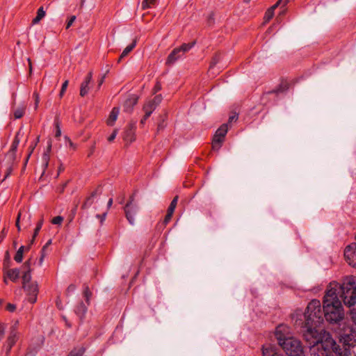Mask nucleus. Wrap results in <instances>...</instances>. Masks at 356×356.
<instances>
[{
  "instance_id": "nucleus-9",
  "label": "nucleus",
  "mask_w": 356,
  "mask_h": 356,
  "mask_svg": "<svg viewBox=\"0 0 356 356\" xmlns=\"http://www.w3.org/2000/svg\"><path fill=\"white\" fill-rule=\"evenodd\" d=\"M123 209L127 220L130 225H134L135 224V216L139 210L138 204H135L134 205L126 204Z\"/></svg>"
},
{
  "instance_id": "nucleus-61",
  "label": "nucleus",
  "mask_w": 356,
  "mask_h": 356,
  "mask_svg": "<svg viewBox=\"0 0 356 356\" xmlns=\"http://www.w3.org/2000/svg\"><path fill=\"white\" fill-rule=\"evenodd\" d=\"M5 333V327H0V341L3 339Z\"/></svg>"
},
{
  "instance_id": "nucleus-51",
  "label": "nucleus",
  "mask_w": 356,
  "mask_h": 356,
  "mask_svg": "<svg viewBox=\"0 0 356 356\" xmlns=\"http://www.w3.org/2000/svg\"><path fill=\"white\" fill-rule=\"evenodd\" d=\"M33 97L35 98V108L36 109L38 106V104H39V101H40V98H39V95L38 93H37L36 92H35L33 93Z\"/></svg>"
},
{
  "instance_id": "nucleus-43",
  "label": "nucleus",
  "mask_w": 356,
  "mask_h": 356,
  "mask_svg": "<svg viewBox=\"0 0 356 356\" xmlns=\"http://www.w3.org/2000/svg\"><path fill=\"white\" fill-rule=\"evenodd\" d=\"M21 216H22V213L21 212L19 211L18 213V215L17 216V219H16V222H15V226L17 228V231L18 232H20L21 231V227H20V218H21Z\"/></svg>"
},
{
  "instance_id": "nucleus-25",
  "label": "nucleus",
  "mask_w": 356,
  "mask_h": 356,
  "mask_svg": "<svg viewBox=\"0 0 356 356\" xmlns=\"http://www.w3.org/2000/svg\"><path fill=\"white\" fill-rule=\"evenodd\" d=\"M45 16V11L44 10L43 7H40L38 8L37 11V15L32 20V24H38L44 17Z\"/></svg>"
},
{
  "instance_id": "nucleus-33",
  "label": "nucleus",
  "mask_w": 356,
  "mask_h": 356,
  "mask_svg": "<svg viewBox=\"0 0 356 356\" xmlns=\"http://www.w3.org/2000/svg\"><path fill=\"white\" fill-rule=\"evenodd\" d=\"M178 198V196L176 195L171 201L170 206L168 208V211H170V213H174V211L177 204Z\"/></svg>"
},
{
  "instance_id": "nucleus-31",
  "label": "nucleus",
  "mask_w": 356,
  "mask_h": 356,
  "mask_svg": "<svg viewBox=\"0 0 356 356\" xmlns=\"http://www.w3.org/2000/svg\"><path fill=\"white\" fill-rule=\"evenodd\" d=\"M51 149V145L49 144L47 147V151L43 154L42 159L44 161V167L47 168L48 166V163L49 160V153L50 152Z\"/></svg>"
},
{
  "instance_id": "nucleus-15",
  "label": "nucleus",
  "mask_w": 356,
  "mask_h": 356,
  "mask_svg": "<svg viewBox=\"0 0 356 356\" xmlns=\"http://www.w3.org/2000/svg\"><path fill=\"white\" fill-rule=\"evenodd\" d=\"M4 275L10 279L12 282H15L19 277L20 270L19 268L6 269L3 270Z\"/></svg>"
},
{
  "instance_id": "nucleus-21",
  "label": "nucleus",
  "mask_w": 356,
  "mask_h": 356,
  "mask_svg": "<svg viewBox=\"0 0 356 356\" xmlns=\"http://www.w3.org/2000/svg\"><path fill=\"white\" fill-rule=\"evenodd\" d=\"M43 222H44V219H43V217H42V218L38 222V223L36 225V227L34 229L33 234L32 238L31 240V244L34 243L35 239L37 237V236L38 235V233L42 227Z\"/></svg>"
},
{
  "instance_id": "nucleus-8",
  "label": "nucleus",
  "mask_w": 356,
  "mask_h": 356,
  "mask_svg": "<svg viewBox=\"0 0 356 356\" xmlns=\"http://www.w3.org/2000/svg\"><path fill=\"white\" fill-rule=\"evenodd\" d=\"M22 287L26 293L28 301L31 304L35 303L37 301V297L39 292L37 282L26 284L25 286H22Z\"/></svg>"
},
{
  "instance_id": "nucleus-28",
  "label": "nucleus",
  "mask_w": 356,
  "mask_h": 356,
  "mask_svg": "<svg viewBox=\"0 0 356 356\" xmlns=\"http://www.w3.org/2000/svg\"><path fill=\"white\" fill-rule=\"evenodd\" d=\"M83 297L88 305H90V300L92 296V292L90 291L89 286L86 284L83 285Z\"/></svg>"
},
{
  "instance_id": "nucleus-63",
  "label": "nucleus",
  "mask_w": 356,
  "mask_h": 356,
  "mask_svg": "<svg viewBox=\"0 0 356 356\" xmlns=\"http://www.w3.org/2000/svg\"><path fill=\"white\" fill-rule=\"evenodd\" d=\"M113 204V198H110L107 203L108 208H110Z\"/></svg>"
},
{
  "instance_id": "nucleus-39",
  "label": "nucleus",
  "mask_w": 356,
  "mask_h": 356,
  "mask_svg": "<svg viewBox=\"0 0 356 356\" xmlns=\"http://www.w3.org/2000/svg\"><path fill=\"white\" fill-rule=\"evenodd\" d=\"M38 141H39V137L37 138L36 143H38ZM36 144L37 143H35L34 145H31V146L29 147L30 151H29V154H28V155H27V156H26V158L25 159L24 166H26V163H27V162L29 161V159L31 156V154H32V152H33V149H34L35 146L36 145Z\"/></svg>"
},
{
  "instance_id": "nucleus-59",
  "label": "nucleus",
  "mask_w": 356,
  "mask_h": 356,
  "mask_svg": "<svg viewBox=\"0 0 356 356\" xmlns=\"http://www.w3.org/2000/svg\"><path fill=\"white\" fill-rule=\"evenodd\" d=\"M106 216V213H104L102 215H99V214L97 215V217L100 218L101 222H102L105 220Z\"/></svg>"
},
{
  "instance_id": "nucleus-47",
  "label": "nucleus",
  "mask_w": 356,
  "mask_h": 356,
  "mask_svg": "<svg viewBox=\"0 0 356 356\" xmlns=\"http://www.w3.org/2000/svg\"><path fill=\"white\" fill-rule=\"evenodd\" d=\"M172 214H173V213H170V211H167V213H166L164 220H163V223L165 225L168 224L170 222V220H171V218L172 216Z\"/></svg>"
},
{
  "instance_id": "nucleus-50",
  "label": "nucleus",
  "mask_w": 356,
  "mask_h": 356,
  "mask_svg": "<svg viewBox=\"0 0 356 356\" xmlns=\"http://www.w3.org/2000/svg\"><path fill=\"white\" fill-rule=\"evenodd\" d=\"M127 204H130V205H134L135 204H137L135 202V193H133L129 196V200L127 202Z\"/></svg>"
},
{
  "instance_id": "nucleus-3",
  "label": "nucleus",
  "mask_w": 356,
  "mask_h": 356,
  "mask_svg": "<svg viewBox=\"0 0 356 356\" xmlns=\"http://www.w3.org/2000/svg\"><path fill=\"white\" fill-rule=\"evenodd\" d=\"M280 347L288 356H305L301 341L293 337L283 341Z\"/></svg>"
},
{
  "instance_id": "nucleus-14",
  "label": "nucleus",
  "mask_w": 356,
  "mask_h": 356,
  "mask_svg": "<svg viewBox=\"0 0 356 356\" xmlns=\"http://www.w3.org/2000/svg\"><path fill=\"white\" fill-rule=\"evenodd\" d=\"M92 79V72H89L88 73L87 76H86L84 81L81 84L80 95L81 97H84L88 94V90H89L88 85L91 82Z\"/></svg>"
},
{
  "instance_id": "nucleus-11",
  "label": "nucleus",
  "mask_w": 356,
  "mask_h": 356,
  "mask_svg": "<svg viewBox=\"0 0 356 356\" xmlns=\"http://www.w3.org/2000/svg\"><path fill=\"white\" fill-rule=\"evenodd\" d=\"M21 132L20 131H17L15 138L12 143L10 149L8 154H6L7 159H10L12 162L16 161V152L17 149V147L19 145V143L20 142V136Z\"/></svg>"
},
{
  "instance_id": "nucleus-48",
  "label": "nucleus",
  "mask_w": 356,
  "mask_h": 356,
  "mask_svg": "<svg viewBox=\"0 0 356 356\" xmlns=\"http://www.w3.org/2000/svg\"><path fill=\"white\" fill-rule=\"evenodd\" d=\"M101 186H99L95 191L91 193L90 197H91L92 199H93L98 193H101Z\"/></svg>"
},
{
  "instance_id": "nucleus-38",
  "label": "nucleus",
  "mask_w": 356,
  "mask_h": 356,
  "mask_svg": "<svg viewBox=\"0 0 356 356\" xmlns=\"http://www.w3.org/2000/svg\"><path fill=\"white\" fill-rule=\"evenodd\" d=\"M274 16V13L271 10H269L268 9L266 10L265 15H264V22H268Z\"/></svg>"
},
{
  "instance_id": "nucleus-35",
  "label": "nucleus",
  "mask_w": 356,
  "mask_h": 356,
  "mask_svg": "<svg viewBox=\"0 0 356 356\" xmlns=\"http://www.w3.org/2000/svg\"><path fill=\"white\" fill-rule=\"evenodd\" d=\"M93 203V199L91 198V197H88L86 200V201L83 202V204L81 206V208L83 209H86L88 207H90Z\"/></svg>"
},
{
  "instance_id": "nucleus-13",
  "label": "nucleus",
  "mask_w": 356,
  "mask_h": 356,
  "mask_svg": "<svg viewBox=\"0 0 356 356\" xmlns=\"http://www.w3.org/2000/svg\"><path fill=\"white\" fill-rule=\"evenodd\" d=\"M262 355L263 356H283L280 350L271 344H266L262 346Z\"/></svg>"
},
{
  "instance_id": "nucleus-6",
  "label": "nucleus",
  "mask_w": 356,
  "mask_h": 356,
  "mask_svg": "<svg viewBox=\"0 0 356 356\" xmlns=\"http://www.w3.org/2000/svg\"><path fill=\"white\" fill-rule=\"evenodd\" d=\"M275 336L280 346L283 341H286V339L293 337L290 327L284 324H280L276 327Z\"/></svg>"
},
{
  "instance_id": "nucleus-20",
  "label": "nucleus",
  "mask_w": 356,
  "mask_h": 356,
  "mask_svg": "<svg viewBox=\"0 0 356 356\" xmlns=\"http://www.w3.org/2000/svg\"><path fill=\"white\" fill-rule=\"evenodd\" d=\"M86 352V348L83 346L74 348L67 355V356H83Z\"/></svg>"
},
{
  "instance_id": "nucleus-58",
  "label": "nucleus",
  "mask_w": 356,
  "mask_h": 356,
  "mask_svg": "<svg viewBox=\"0 0 356 356\" xmlns=\"http://www.w3.org/2000/svg\"><path fill=\"white\" fill-rule=\"evenodd\" d=\"M237 119H238V115L237 114H234L233 115H231L229 118V122H232L234 120L236 121V120H237Z\"/></svg>"
},
{
  "instance_id": "nucleus-46",
  "label": "nucleus",
  "mask_w": 356,
  "mask_h": 356,
  "mask_svg": "<svg viewBox=\"0 0 356 356\" xmlns=\"http://www.w3.org/2000/svg\"><path fill=\"white\" fill-rule=\"evenodd\" d=\"M31 259H28L27 261H26L24 262V264L22 266V268H23L24 270H31Z\"/></svg>"
},
{
  "instance_id": "nucleus-53",
  "label": "nucleus",
  "mask_w": 356,
  "mask_h": 356,
  "mask_svg": "<svg viewBox=\"0 0 356 356\" xmlns=\"http://www.w3.org/2000/svg\"><path fill=\"white\" fill-rule=\"evenodd\" d=\"M75 289H76V286L73 284H71L68 286L66 291L67 293H70L74 292L75 291Z\"/></svg>"
},
{
  "instance_id": "nucleus-18",
  "label": "nucleus",
  "mask_w": 356,
  "mask_h": 356,
  "mask_svg": "<svg viewBox=\"0 0 356 356\" xmlns=\"http://www.w3.org/2000/svg\"><path fill=\"white\" fill-rule=\"evenodd\" d=\"M119 114V108L117 107H114L111 112L110 113L109 117L107 120V124L109 126H113L114 122L116 121L118 118V115Z\"/></svg>"
},
{
  "instance_id": "nucleus-54",
  "label": "nucleus",
  "mask_w": 356,
  "mask_h": 356,
  "mask_svg": "<svg viewBox=\"0 0 356 356\" xmlns=\"http://www.w3.org/2000/svg\"><path fill=\"white\" fill-rule=\"evenodd\" d=\"M36 354V350L34 349H28L26 353L24 356H35Z\"/></svg>"
},
{
  "instance_id": "nucleus-16",
  "label": "nucleus",
  "mask_w": 356,
  "mask_h": 356,
  "mask_svg": "<svg viewBox=\"0 0 356 356\" xmlns=\"http://www.w3.org/2000/svg\"><path fill=\"white\" fill-rule=\"evenodd\" d=\"M88 307L83 302H80L74 308V312L79 319L82 321L85 317Z\"/></svg>"
},
{
  "instance_id": "nucleus-26",
  "label": "nucleus",
  "mask_w": 356,
  "mask_h": 356,
  "mask_svg": "<svg viewBox=\"0 0 356 356\" xmlns=\"http://www.w3.org/2000/svg\"><path fill=\"white\" fill-rule=\"evenodd\" d=\"M24 251H26L25 246H24V245L20 246L14 257V259L16 262L21 263L22 261L23 253Z\"/></svg>"
},
{
  "instance_id": "nucleus-40",
  "label": "nucleus",
  "mask_w": 356,
  "mask_h": 356,
  "mask_svg": "<svg viewBox=\"0 0 356 356\" xmlns=\"http://www.w3.org/2000/svg\"><path fill=\"white\" fill-rule=\"evenodd\" d=\"M63 221V218L60 216H58L54 217L51 220V223L54 225H60Z\"/></svg>"
},
{
  "instance_id": "nucleus-12",
  "label": "nucleus",
  "mask_w": 356,
  "mask_h": 356,
  "mask_svg": "<svg viewBox=\"0 0 356 356\" xmlns=\"http://www.w3.org/2000/svg\"><path fill=\"white\" fill-rule=\"evenodd\" d=\"M138 97L136 95H131L124 102L123 109L126 113H131L135 105L137 104Z\"/></svg>"
},
{
  "instance_id": "nucleus-64",
  "label": "nucleus",
  "mask_w": 356,
  "mask_h": 356,
  "mask_svg": "<svg viewBox=\"0 0 356 356\" xmlns=\"http://www.w3.org/2000/svg\"><path fill=\"white\" fill-rule=\"evenodd\" d=\"M47 249V248H46V246H43L42 250H41V251H40V254H47V253H46Z\"/></svg>"
},
{
  "instance_id": "nucleus-7",
  "label": "nucleus",
  "mask_w": 356,
  "mask_h": 356,
  "mask_svg": "<svg viewBox=\"0 0 356 356\" xmlns=\"http://www.w3.org/2000/svg\"><path fill=\"white\" fill-rule=\"evenodd\" d=\"M17 323L18 322L17 321L13 325L11 326L9 335L4 344V347L6 348V356L10 355V353L13 346L15 344L18 339L17 331Z\"/></svg>"
},
{
  "instance_id": "nucleus-29",
  "label": "nucleus",
  "mask_w": 356,
  "mask_h": 356,
  "mask_svg": "<svg viewBox=\"0 0 356 356\" xmlns=\"http://www.w3.org/2000/svg\"><path fill=\"white\" fill-rule=\"evenodd\" d=\"M156 0H143L142 2V8L143 10L152 8L156 5Z\"/></svg>"
},
{
  "instance_id": "nucleus-45",
  "label": "nucleus",
  "mask_w": 356,
  "mask_h": 356,
  "mask_svg": "<svg viewBox=\"0 0 356 356\" xmlns=\"http://www.w3.org/2000/svg\"><path fill=\"white\" fill-rule=\"evenodd\" d=\"M76 19V16L75 15H72L69 20L67 21V24H66V29H68L72 25V24L74 22Z\"/></svg>"
},
{
  "instance_id": "nucleus-17",
  "label": "nucleus",
  "mask_w": 356,
  "mask_h": 356,
  "mask_svg": "<svg viewBox=\"0 0 356 356\" xmlns=\"http://www.w3.org/2000/svg\"><path fill=\"white\" fill-rule=\"evenodd\" d=\"M289 88V83L286 80H282L279 86L274 89L273 90L269 92V93H280V92H284L288 90Z\"/></svg>"
},
{
  "instance_id": "nucleus-5",
  "label": "nucleus",
  "mask_w": 356,
  "mask_h": 356,
  "mask_svg": "<svg viewBox=\"0 0 356 356\" xmlns=\"http://www.w3.org/2000/svg\"><path fill=\"white\" fill-rule=\"evenodd\" d=\"M228 127L227 124H222L216 131L213 141L212 148L216 150H218L224 141L225 137L227 133Z\"/></svg>"
},
{
  "instance_id": "nucleus-52",
  "label": "nucleus",
  "mask_w": 356,
  "mask_h": 356,
  "mask_svg": "<svg viewBox=\"0 0 356 356\" xmlns=\"http://www.w3.org/2000/svg\"><path fill=\"white\" fill-rule=\"evenodd\" d=\"M6 234L7 231L6 230L5 228H3L0 233V243L3 241V239L6 236Z\"/></svg>"
},
{
  "instance_id": "nucleus-30",
  "label": "nucleus",
  "mask_w": 356,
  "mask_h": 356,
  "mask_svg": "<svg viewBox=\"0 0 356 356\" xmlns=\"http://www.w3.org/2000/svg\"><path fill=\"white\" fill-rule=\"evenodd\" d=\"M289 2V0H278L276 3H275L273 6L268 8L269 10H271L274 13L275 9H276L278 6L284 7Z\"/></svg>"
},
{
  "instance_id": "nucleus-36",
  "label": "nucleus",
  "mask_w": 356,
  "mask_h": 356,
  "mask_svg": "<svg viewBox=\"0 0 356 356\" xmlns=\"http://www.w3.org/2000/svg\"><path fill=\"white\" fill-rule=\"evenodd\" d=\"M54 124H55V127H56L55 137L58 138L61 135V130H60V123H59V121L58 119L55 120Z\"/></svg>"
},
{
  "instance_id": "nucleus-60",
  "label": "nucleus",
  "mask_w": 356,
  "mask_h": 356,
  "mask_svg": "<svg viewBox=\"0 0 356 356\" xmlns=\"http://www.w3.org/2000/svg\"><path fill=\"white\" fill-rule=\"evenodd\" d=\"M45 256H46L45 254H41L40 258V259L38 261L39 266H42Z\"/></svg>"
},
{
  "instance_id": "nucleus-19",
  "label": "nucleus",
  "mask_w": 356,
  "mask_h": 356,
  "mask_svg": "<svg viewBox=\"0 0 356 356\" xmlns=\"http://www.w3.org/2000/svg\"><path fill=\"white\" fill-rule=\"evenodd\" d=\"M136 40H134L133 42L129 44L122 51L121 55L120 56L118 62L120 63L121 60L127 56L136 47Z\"/></svg>"
},
{
  "instance_id": "nucleus-32",
  "label": "nucleus",
  "mask_w": 356,
  "mask_h": 356,
  "mask_svg": "<svg viewBox=\"0 0 356 356\" xmlns=\"http://www.w3.org/2000/svg\"><path fill=\"white\" fill-rule=\"evenodd\" d=\"M25 113V108L24 106L17 108L14 112V117L15 119H19L23 117Z\"/></svg>"
},
{
  "instance_id": "nucleus-34",
  "label": "nucleus",
  "mask_w": 356,
  "mask_h": 356,
  "mask_svg": "<svg viewBox=\"0 0 356 356\" xmlns=\"http://www.w3.org/2000/svg\"><path fill=\"white\" fill-rule=\"evenodd\" d=\"M220 54L214 55L211 60L209 69L214 67L216 66V65L220 61Z\"/></svg>"
},
{
  "instance_id": "nucleus-4",
  "label": "nucleus",
  "mask_w": 356,
  "mask_h": 356,
  "mask_svg": "<svg viewBox=\"0 0 356 356\" xmlns=\"http://www.w3.org/2000/svg\"><path fill=\"white\" fill-rule=\"evenodd\" d=\"M195 41L189 43H184L179 47L175 48L168 55L165 64L168 65L174 64L177 60L181 58L185 53L192 49L195 46Z\"/></svg>"
},
{
  "instance_id": "nucleus-1",
  "label": "nucleus",
  "mask_w": 356,
  "mask_h": 356,
  "mask_svg": "<svg viewBox=\"0 0 356 356\" xmlns=\"http://www.w3.org/2000/svg\"><path fill=\"white\" fill-rule=\"evenodd\" d=\"M318 300H312L307 305L304 313L296 312L295 325L300 327L302 337L310 349L311 356H343L339 352L340 345L325 331L316 330V326L322 321L321 313L319 310Z\"/></svg>"
},
{
  "instance_id": "nucleus-42",
  "label": "nucleus",
  "mask_w": 356,
  "mask_h": 356,
  "mask_svg": "<svg viewBox=\"0 0 356 356\" xmlns=\"http://www.w3.org/2000/svg\"><path fill=\"white\" fill-rule=\"evenodd\" d=\"M109 66L107 65V67H108ZM109 72V68H107L105 74L101 77V79L99 80L98 81V86H97V88H99L101 87V86L103 84L104 81V79L106 78V74L108 73Z\"/></svg>"
},
{
  "instance_id": "nucleus-23",
  "label": "nucleus",
  "mask_w": 356,
  "mask_h": 356,
  "mask_svg": "<svg viewBox=\"0 0 356 356\" xmlns=\"http://www.w3.org/2000/svg\"><path fill=\"white\" fill-rule=\"evenodd\" d=\"M31 270H24L23 275L22 277V286H25L26 284H31L33 282H31Z\"/></svg>"
},
{
  "instance_id": "nucleus-44",
  "label": "nucleus",
  "mask_w": 356,
  "mask_h": 356,
  "mask_svg": "<svg viewBox=\"0 0 356 356\" xmlns=\"http://www.w3.org/2000/svg\"><path fill=\"white\" fill-rule=\"evenodd\" d=\"M215 19H214V15L213 13H211L207 18V24L209 26H212L214 24Z\"/></svg>"
},
{
  "instance_id": "nucleus-55",
  "label": "nucleus",
  "mask_w": 356,
  "mask_h": 356,
  "mask_svg": "<svg viewBox=\"0 0 356 356\" xmlns=\"http://www.w3.org/2000/svg\"><path fill=\"white\" fill-rule=\"evenodd\" d=\"M161 89V85L159 82H157L154 87V92L156 93Z\"/></svg>"
},
{
  "instance_id": "nucleus-57",
  "label": "nucleus",
  "mask_w": 356,
  "mask_h": 356,
  "mask_svg": "<svg viewBox=\"0 0 356 356\" xmlns=\"http://www.w3.org/2000/svg\"><path fill=\"white\" fill-rule=\"evenodd\" d=\"M116 135H117V133L116 131H113L110 136L108 138V140L109 142H112L116 137Z\"/></svg>"
},
{
  "instance_id": "nucleus-41",
  "label": "nucleus",
  "mask_w": 356,
  "mask_h": 356,
  "mask_svg": "<svg viewBox=\"0 0 356 356\" xmlns=\"http://www.w3.org/2000/svg\"><path fill=\"white\" fill-rule=\"evenodd\" d=\"M67 86H68V81L66 80L62 85V87H61V89H60V93H59V96L60 97H62L64 95V93L66 91V89L67 88Z\"/></svg>"
},
{
  "instance_id": "nucleus-62",
  "label": "nucleus",
  "mask_w": 356,
  "mask_h": 356,
  "mask_svg": "<svg viewBox=\"0 0 356 356\" xmlns=\"http://www.w3.org/2000/svg\"><path fill=\"white\" fill-rule=\"evenodd\" d=\"M64 170H65V168H64L63 165L60 164V166L58 167V174H57V177L59 175V174L61 172L64 171Z\"/></svg>"
},
{
  "instance_id": "nucleus-37",
  "label": "nucleus",
  "mask_w": 356,
  "mask_h": 356,
  "mask_svg": "<svg viewBox=\"0 0 356 356\" xmlns=\"http://www.w3.org/2000/svg\"><path fill=\"white\" fill-rule=\"evenodd\" d=\"M163 97L161 95H156L153 99L149 100L153 104L157 107V106L161 102Z\"/></svg>"
},
{
  "instance_id": "nucleus-10",
  "label": "nucleus",
  "mask_w": 356,
  "mask_h": 356,
  "mask_svg": "<svg viewBox=\"0 0 356 356\" xmlns=\"http://www.w3.org/2000/svg\"><path fill=\"white\" fill-rule=\"evenodd\" d=\"M136 129V122L131 121L123 132V140L129 143H132L136 139L135 131Z\"/></svg>"
},
{
  "instance_id": "nucleus-27",
  "label": "nucleus",
  "mask_w": 356,
  "mask_h": 356,
  "mask_svg": "<svg viewBox=\"0 0 356 356\" xmlns=\"http://www.w3.org/2000/svg\"><path fill=\"white\" fill-rule=\"evenodd\" d=\"M11 265V259L8 250H6L4 254V259L3 262V270H5L10 268Z\"/></svg>"
},
{
  "instance_id": "nucleus-24",
  "label": "nucleus",
  "mask_w": 356,
  "mask_h": 356,
  "mask_svg": "<svg viewBox=\"0 0 356 356\" xmlns=\"http://www.w3.org/2000/svg\"><path fill=\"white\" fill-rule=\"evenodd\" d=\"M15 162H12L10 159H8L7 165L5 170V175L1 181H5L12 173L13 170V165Z\"/></svg>"
},
{
  "instance_id": "nucleus-22",
  "label": "nucleus",
  "mask_w": 356,
  "mask_h": 356,
  "mask_svg": "<svg viewBox=\"0 0 356 356\" xmlns=\"http://www.w3.org/2000/svg\"><path fill=\"white\" fill-rule=\"evenodd\" d=\"M156 106L150 101L146 102L143 106V111L147 113V116H150L153 111L156 109Z\"/></svg>"
},
{
  "instance_id": "nucleus-2",
  "label": "nucleus",
  "mask_w": 356,
  "mask_h": 356,
  "mask_svg": "<svg viewBox=\"0 0 356 356\" xmlns=\"http://www.w3.org/2000/svg\"><path fill=\"white\" fill-rule=\"evenodd\" d=\"M351 277H347L342 284L338 286V284H334V286L332 287V284L328 288L325 294L323 297V310L321 309V305H320L319 310L321 313L322 321L319 323L316 326L313 325L312 327L316 330H318V327L323 323L324 318L330 323L334 324L338 323L339 321L343 320L344 316L343 309L341 305V286L345 282ZM354 280V278L352 277ZM321 303V302L319 301Z\"/></svg>"
},
{
  "instance_id": "nucleus-49",
  "label": "nucleus",
  "mask_w": 356,
  "mask_h": 356,
  "mask_svg": "<svg viewBox=\"0 0 356 356\" xmlns=\"http://www.w3.org/2000/svg\"><path fill=\"white\" fill-rule=\"evenodd\" d=\"M6 309L10 312H14L16 309V305L14 304L8 303L6 306Z\"/></svg>"
},
{
  "instance_id": "nucleus-56",
  "label": "nucleus",
  "mask_w": 356,
  "mask_h": 356,
  "mask_svg": "<svg viewBox=\"0 0 356 356\" xmlns=\"http://www.w3.org/2000/svg\"><path fill=\"white\" fill-rule=\"evenodd\" d=\"M150 116H147V113H145V115L143 117V118L140 120V125H144L146 120L149 118Z\"/></svg>"
}]
</instances>
